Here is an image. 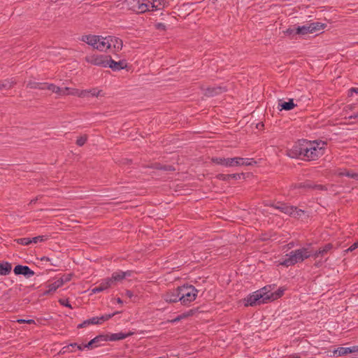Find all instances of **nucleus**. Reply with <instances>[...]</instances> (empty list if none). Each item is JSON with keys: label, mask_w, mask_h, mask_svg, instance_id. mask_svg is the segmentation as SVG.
Masks as SVG:
<instances>
[{"label": "nucleus", "mask_w": 358, "mask_h": 358, "mask_svg": "<svg viewBox=\"0 0 358 358\" xmlns=\"http://www.w3.org/2000/svg\"><path fill=\"white\" fill-rule=\"evenodd\" d=\"M325 145L326 143L322 141L301 140L287 151V155L291 158L315 160L324 154Z\"/></svg>", "instance_id": "obj_1"}, {"label": "nucleus", "mask_w": 358, "mask_h": 358, "mask_svg": "<svg viewBox=\"0 0 358 358\" xmlns=\"http://www.w3.org/2000/svg\"><path fill=\"white\" fill-rule=\"evenodd\" d=\"M310 256H312L311 251H310L308 248H302L287 254L284 258H282L280 264L288 267L297 263L302 262Z\"/></svg>", "instance_id": "obj_2"}, {"label": "nucleus", "mask_w": 358, "mask_h": 358, "mask_svg": "<svg viewBox=\"0 0 358 358\" xmlns=\"http://www.w3.org/2000/svg\"><path fill=\"white\" fill-rule=\"evenodd\" d=\"M180 303L182 305L187 306L194 301L199 293V290L193 285H184L179 286Z\"/></svg>", "instance_id": "obj_3"}, {"label": "nucleus", "mask_w": 358, "mask_h": 358, "mask_svg": "<svg viewBox=\"0 0 358 358\" xmlns=\"http://www.w3.org/2000/svg\"><path fill=\"white\" fill-rule=\"evenodd\" d=\"M268 292V287H264L262 289L252 293L248 297V305L257 306L270 302Z\"/></svg>", "instance_id": "obj_4"}, {"label": "nucleus", "mask_w": 358, "mask_h": 358, "mask_svg": "<svg viewBox=\"0 0 358 358\" xmlns=\"http://www.w3.org/2000/svg\"><path fill=\"white\" fill-rule=\"evenodd\" d=\"M149 2V0H125L124 4L129 10L139 14L148 11Z\"/></svg>", "instance_id": "obj_5"}, {"label": "nucleus", "mask_w": 358, "mask_h": 358, "mask_svg": "<svg viewBox=\"0 0 358 358\" xmlns=\"http://www.w3.org/2000/svg\"><path fill=\"white\" fill-rule=\"evenodd\" d=\"M272 207L294 217H300L304 213L303 210L298 209L296 207L287 206L285 203H278L276 205H273Z\"/></svg>", "instance_id": "obj_6"}, {"label": "nucleus", "mask_w": 358, "mask_h": 358, "mask_svg": "<svg viewBox=\"0 0 358 358\" xmlns=\"http://www.w3.org/2000/svg\"><path fill=\"white\" fill-rule=\"evenodd\" d=\"M109 55H87L85 59L87 62L101 67H108Z\"/></svg>", "instance_id": "obj_7"}, {"label": "nucleus", "mask_w": 358, "mask_h": 358, "mask_svg": "<svg viewBox=\"0 0 358 358\" xmlns=\"http://www.w3.org/2000/svg\"><path fill=\"white\" fill-rule=\"evenodd\" d=\"M132 274V271H118L116 272H114L112 274V276L110 278H108V281L110 282L111 286H113L116 285L117 282H121L122 280L131 277Z\"/></svg>", "instance_id": "obj_8"}, {"label": "nucleus", "mask_w": 358, "mask_h": 358, "mask_svg": "<svg viewBox=\"0 0 358 358\" xmlns=\"http://www.w3.org/2000/svg\"><path fill=\"white\" fill-rule=\"evenodd\" d=\"M162 299L167 303H176L180 302L179 287L176 289L169 290L162 295Z\"/></svg>", "instance_id": "obj_9"}, {"label": "nucleus", "mask_w": 358, "mask_h": 358, "mask_svg": "<svg viewBox=\"0 0 358 358\" xmlns=\"http://www.w3.org/2000/svg\"><path fill=\"white\" fill-rule=\"evenodd\" d=\"M13 271L15 275H23L27 278L34 275V272L27 266L17 265L15 266Z\"/></svg>", "instance_id": "obj_10"}, {"label": "nucleus", "mask_w": 358, "mask_h": 358, "mask_svg": "<svg viewBox=\"0 0 358 358\" xmlns=\"http://www.w3.org/2000/svg\"><path fill=\"white\" fill-rule=\"evenodd\" d=\"M133 334H134V333L131 332V331H129L127 334L119 332V333L106 334V335H105V338H106L105 341H116L123 340Z\"/></svg>", "instance_id": "obj_11"}, {"label": "nucleus", "mask_w": 358, "mask_h": 358, "mask_svg": "<svg viewBox=\"0 0 358 358\" xmlns=\"http://www.w3.org/2000/svg\"><path fill=\"white\" fill-rule=\"evenodd\" d=\"M148 11L159 10L164 8L167 3L166 1L163 0H149Z\"/></svg>", "instance_id": "obj_12"}, {"label": "nucleus", "mask_w": 358, "mask_h": 358, "mask_svg": "<svg viewBox=\"0 0 358 358\" xmlns=\"http://www.w3.org/2000/svg\"><path fill=\"white\" fill-rule=\"evenodd\" d=\"M17 84L15 78H7L0 80V92L8 90L13 88Z\"/></svg>", "instance_id": "obj_13"}, {"label": "nucleus", "mask_w": 358, "mask_h": 358, "mask_svg": "<svg viewBox=\"0 0 358 358\" xmlns=\"http://www.w3.org/2000/svg\"><path fill=\"white\" fill-rule=\"evenodd\" d=\"M126 66L127 65L124 61L115 62L109 56L108 67L110 68L113 71L124 69Z\"/></svg>", "instance_id": "obj_14"}, {"label": "nucleus", "mask_w": 358, "mask_h": 358, "mask_svg": "<svg viewBox=\"0 0 358 358\" xmlns=\"http://www.w3.org/2000/svg\"><path fill=\"white\" fill-rule=\"evenodd\" d=\"M106 338L105 335L101 334L93 339H92L88 343L85 345V347H86L87 349H92L94 348L99 346L101 344L100 343L102 341H105Z\"/></svg>", "instance_id": "obj_15"}, {"label": "nucleus", "mask_w": 358, "mask_h": 358, "mask_svg": "<svg viewBox=\"0 0 358 358\" xmlns=\"http://www.w3.org/2000/svg\"><path fill=\"white\" fill-rule=\"evenodd\" d=\"M100 36L85 35L82 36V41L92 45L94 48H96Z\"/></svg>", "instance_id": "obj_16"}, {"label": "nucleus", "mask_w": 358, "mask_h": 358, "mask_svg": "<svg viewBox=\"0 0 358 358\" xmlns=\"http://www.w3.org/2000/svg\"><path fill=\"white\" fill-rule=\"evenodd\" d=\"M110 38L107 37H101L99 38V41L98 42V45L96 46L97 50L99 51H106L108 49H110V45L109 43Z\"/></svg>", "instance_id": "obj_17"}, {"label": "nucleus", "mask_w": 358, "mask_h": 358, "mask_svg": "<svg viewBox=\"0 0 358 358\" xmlns=\"http://www.w3.org/2000/svg\"><path fill=\"white\" fill-rule=\"evenodd\" d=\"M225 91L226 88L221 86L208 87L206 90L205 95L207 96H214Z\"/></svg>", "instance_id": "obj_18"}, {"label": "nucleus", "mask_w": 358, "mask_h": 358, "mask_svg": "<svg viewBox=\"0 0 358 358\" xmlns=\"http://www.w3.org/2000/svg\"><path fill=\"white\" fill-rule=\"evenodd\" d=\"M109 43L110 48H113L115 51H119L122 48V41L115 36H109Z\"/></svg>", "instance_id": "obj_19"}, {"label": "nucleus", "mask_w": 358, "mask_h": 358, "mask_svg": "<svg viewBox=\"0 0 358 358\" xmlns=\"http://www.w3.org/2000/svg\"><path fill=\"white\" fill-rule=\"evenodd\" d=\"M112 287L108 278L102 280V282L96 287L92 289V293L96 294L103 292L108 288Z\"/></svg>", "instance_id": "obj_20"}, {"label": "nucleus", "mask_w": 358, "mask_h": 358, "mask_svg": "<svg viewBox=\"0 0 358 358\" xmlns=\"http://www.w3.org/2000/svg\"><path fill=\"white\" fill-rule=\"evenodd\" d=\"M48 83H38L34 80H29L27 84V87L30 89H38L41 90H47Z\"/></svg>", "instance_id": "obj_21"}, {"label": "nucleus", "mask_w": 358, "mask_h": 358, "mask_svg": "<svg viewBox=\"0 0 358 358\" xmlns=\"http://www.w3.org/2000/svg\"><path fill=\"white\" fill-rule=\"evenodd\" d=\"M307 34H313L310 29V23L296 27V34L303 36Z\"/></svg>", "instance_id": "obj_22"}, {"label": "nucleus", "mask_w": 358, "mask_h": 358, "mask_svg": "<svg viewBox=\"0 0 358 358\" xmlns=\"http://www.w3.org/2000/svg\"><path fill=\"white\" fill-rule=\"evenodd\" d=\"M296 105L294 103V101L292 99H289L287 102H279L278 108L280 110H290L293 109Z\"/></svg>", "instance_id": "obj_23"}, {"label": "nucleus", "mask_w": 358, "mask_h": 358, "mask_svg": "<svg viewBox=\"0 0 358 358\" xmlns=\"http://www.w3.org/2000/svg\"><path fill=\"white\" fill-rule=\"evenodd\" d=\"M62 281H59L58 279L54 282L50 283L48 285V289L43 293L44 295L50 294L55 292L59 287H62Z\"/></svg>", "instance_id": "obj_24"}, {"label": "nucleus", "mask_w": 358, "mask_h": 358, "mask_svg": "<svg viewBox=\"0 0 358 358\" xmlns=\"http://www.w3.org/2000/svg\"><path fill=\"white\" fill-rule=\"evenodd\" d=\"M244 173H232V174H219L217 178L221 180H230L231 179L237 180L240 179L241 176H243Z\"/></svg>", "instance_id": "obj_25"}, {"label": "nucleus", "mask_w": 358, "mask_h": 358, "mask_svg": "<svg viewBox=\"0 0 358 358\" xmlns=\"http://www.w3.org/2000/svg\"><path fill=\"white\" fill-rule=\"evenodd\" d=\"M12 269L11 264L4 262H0V275H8Z\"/></svg>", "instance_id": "obj_26"}, {"label": "nucleus", "mask_w": 358, "mask_h": 358, "mask_svg": "<svg viewBox=\"0 0 358 358\" xmlns=\"http://www.w3.org/2000/svg\"><path fill=\"white\" fill-rule=\"evenodd\" d=\"M299 187H300V188L303 187V188L315 189H318V190H324V189H326L324 186H323L322 185H313L310 181H306V182H304L303 183H300L299 185Z\"/></svg>", "instance_id": "obj_27"}, {"label": "nucleus", "mask_w": 358, "mask_h": 358, "mask_svg": "<svg viewBox=\"0 0 358 358\" xmlns=\"http://www.w3.org/2000/svg\"><path fill=\"white\" fill-rule=\"evenodd\" d=\"M98 317H94L90 319L83 321L82 323L78 325V328H84L91 324H99Z\"/></svg>", "instance_id": "obj_28"}, {"label": "nucleus", "mask_w": 358, "mask_h": 358, "mask_svg": "<svg viewBox=\"0 0 358 358\" xmlns=\"http://www.w3.org/2000/svg\"><path fill=\"white\" fill-rule=\"evenodd\" d=\"M268 296L270 298L269 301H272L279 299L280 297H281L282 296L283 292H284V289L280 288L278 289V291L274 292H271L270 290L268 289Z\"/></svg>", "instance_id": "obj_29"}, {"label": "nucleus", "mask_w": 358, "mask_h": 358, "mask_svg": "<svg viewBox=\"0 0 358 358\" xmlns=\"http://www.w3.org/2000/svg\"><path fill=\"white\" fill-rule=\"evenodd\" d=\"M334 356L342 357L350 354L349 348L340 347L333 351Z\"/></svg>", "instance_id": "obj_30"}, {"label": "nucleus", "mask_w": 358, "mask_h": 358, "mask_svg": "<svg viewBox=\"0 0 358 358\" xmlns=\"http://www.w3.org/2000/svg\"><path fill=\"white\" fill-rule=\"evenodd\" d=\"M312 33L319 31L325 28L326 25L319 22H310Z\"/></svg>", "instance_id": "obj_31"}, {"label": "nucleus", "mask_w": 358, "mask_h": 358, "mask_svg": "<svg viewBox=\"0 0 358 358\" xmlns=\"http://www.w3.org/2000/svg\"><path fill=\"white\" fill-rule=\"evenodd\" d=\"M47 90L58 94L59 96H63V88L57 87L54 84L48 83Z\"/></svg>", "instance_id": "obj_32"}, {"label": "nucleus", "mask_w": 358, "mask_h": 358, "mask_svg": "<svg viewBox=\"0 0 358 358\" xmlns=\"http://www.w3.org/2000/svg\"><path fill=\"white\" fill-rule=\"evenodd\" d=\"M331 248V245L330 244L326 245L322 249H320L316 251L314 254L312 253V255L315 257H318L319 256H322L324 254L327 253Z\"/></svg>", "instance_id": "obj_33"}, {"label": "nucleus", "mask_w": 358, "mask_h": 358, "mask_svg": "<svg viewBox=\"0 0 358 358\" xmlns=\"http://www.w3.org/2000/svg\"><path fill=\"white\" fill-rule=\"evenodd\" d=\"M49 238L48 235H41L31 238V243H37L38 242H44Z\"/></svg>", "instance_id": "obj_34"}, {"label": "nucleus", "mask_w": 358, "mask_h": 358, "mask_svg": "<svg viewBox=\"0 0 358 358\" xmlns=\"http://www.w3.org/2000/svg\"><path fill=\"white\" fill-rule=\"evenodd\" d=\"M15 242H16L18 244L22 245H29L31 244V238H16L14 240Z\"/></svg>", "instance_id": "obj_35"}, {"label": "nucleus", "mask_w": 358, "mask_h": 358, "mask_svg": "<svg viewBox=\"0 0 358 358\" xmlns=\"http://www.w3.org/2000/svg\"><path fill=\"white\" fill-rule=\"evenodd\" d=\"M232 162V166L243 165L245 164V159L241 157H234L231 159Z\"/></svg>", "instance_id": "obj_36"}, {"label": "nucleus", "mask_w": 358, "mask_h": 358, "mask_svg": "<svg viewBox=\"0 0 358 358\" xmlns=\"http://www.w3.org/2000/svg\"><path fill=\"white\" fill-rule=\"evenodd\" d=\"M115 314L116 313H114L112 314H106V315H101V317H98V320H99V324H101L104 321L108 320L109 319L113 317Z\"/></svg>", "instance_id": "obj_37"}, {"label": "nucleus", "mask_w": 358, "mask_h": 358, "mask_svg": "<svg viewBox=\"0 0 358 358\" xmlns=\"http://www.w3.org/2000/svg\"><path fill=\"white\" fill-rule=\"evenodd\" d=\"M355 174V173L348 171V170L340 171L338 172V175L340 176H345L351 178H354Z\"/></svg>", "instance_id": "obj_38"}, {"label": "nucleus", "mask_w": 358, "mask_h": 358, "mask_svg": "<svg viewBox=\"0 0 358 358\" xmlns=\"http://www.w3.org/2000/svg\"><path fill=\"white\" fill-rule=\"evenodd\" d=\"M76 90L75 88H71V87H64L63 88V96L65 95H76Z\"/></svg>", "instance_id": "obj_39"}, {"label": "nucleus", "mask_w": 358, "mask_h": 358, "mask_svg": "<svg viewBox=\"0 0 358 358\" xmlns=\"http://www.w3.org/2000/svg\"><path fill=\"white\" fill-rule=\"evenodd\" d=\"M75 93H76L75 96H78L79 97H86V96H90V92H88V90H79L76 89Z\"/></svg>", "instance_id": "obj_40"}, {"label": "nucleus", "mask_w": 358, "mask_h": 358, "mask_svg": "<svg viewBox=\"0 0 358 358\" xmlns=\"http://www.w3.org/2000/svg\"><path fill=\"white\" fill-rule=\"evenodd\" d=\"M71 277H72V274H71V273L64 275L60 278H59L58 280L62 281L61 282H62V286L64 283L70 281L71 280Z\"/></svg>", "instance_id": "obj_41"}, {"label": "nucleus", "mask_w": 358, "mask_h": 358, "mask_svg": "<svg viewBox=\"0 0 358 358\" xmlns=\"http://www.w3.org/2000/svg\"><path fill=\"white\" fill-rule=\"evenodd\" d=\"M87 140V136L86 135L81 136L79 138H78V139L76 141V144L78 146H83L86 143Z\"/></svg>", "instance_id": "obj_42"}, {"label": "nucleus", "mask_w": 358, "mask_h": 358, "mask_svg": "<svg viewBox=\"0 0 358 358\" xmlns=\"http://www.w3.org/2000/svg\"><path fill=\"white\" fill-rule=\"evenodd\" d=\"M212 161L217 164H220L224 166L225 158L215 157L212 159Z\"/></svg>", "instance_id": "obj_43"}, {"label": "nucleus", "mask_w": 358, "mask_h": 358, "mask_svg": "<svg viewBox=\"0 0 358 358\" xmlns=\"http://www.w3.org/2000/svg\"><path fill=\"white\" fill-rule=\"evenodd\" d=\"M88 92H90V95H91L92 96H99L101 90H99L97 88H93L89 90Z\"/></svg>", "instance_id": "obj_44"}, {"label": "nucleus", "mask_w": 358, "mask_h": 358, "mask_svg": "<svg viewBox=\"0 0 358 358\" xmlns=\"http://www.w3.org/2000/svg\"><path fill=\"white\" fill-rule=\"evenodd\" d=\"M59 302L62 306L72 308V306H71V303H69V301H68V299H59Z\"/></svg>", "instance_id": "obj_45"}, {"label": "nucleus", "mask_w": 358, "mask_h": 358, "mask_svg": "<svg viewBox=\"0 0 358 358\" xmlns=\"http://www.w3.org/2000/svg\"><path fill=\"white\" fill-rule=\"evenodd\" d=\"M284 33L289 36L296 34V28H288L284 31Z\"/></svg>", "instance_id": "obj_46"}, {"label": "nucleus", "mask_w": 358, "mask_h": 358, "mask_svg": "<svg viewBox=\"0 0 358 358\" xmlns=\"http://www.w3.org/2000/svg\"><path fill=\"white\" fill-rule=\"evenodd\" d=\"M155 27L158 29V30H161V31H164L166 30V25L164 24V23H162V22H158L155 24Z\"/></svg>", "instance_id": "obj_47"}, {"label": "nucleus", "mask_w": 358, "mask_h": 358, "mask_svg": "<svg viewBox=\"0 0 358 358\" xmlns=\"http://www.w3.org/2000/svg\"><path fill=\"white\" fill-rule=\"evenodd\" d=\"M74 352L73 349H71L68 345L66 346H64L62 348L61 351H60V353H62V354H64L66 352Z\"/></svg>", "instance_id": "obj_48"}, {"label": "nucleus", "mask_w": 358, "mask_h": 358, "mask_svg": "<svg viewBox=\"0 0 358 358\" xmlns=\"http://www.w3.org/2000/svg\"><path fill=\"white\" fill-rule=\"evenodd\" d=\"M349 348V352L351 353H357L358 352V345H355Z\"/></svg>", "instance_id": "obj_49"}, {"label": "nucleus", "mask_w": 358, "mask_h": 358, "mask_svg": "<svg viewBox=\"0 0 358 358\" xmlns=\"http://www.w3.org/2000/svg\"><path fill=\"white\" fill-rule=\"evenodd\" d=\"M231 158H225L224 166L231 167L232 166Z\"/></svg>", "instance_id": "obj_50"}, {"label": "nucleus", "mask_w": 358, "mask_h": 358, "mask_svg": "<svg viewBox=\"0 0 358 358\" xmlns=\"http://www.w3.org/2000/svg\"><path fill=\"white\" fill-rule=\"evenodd\" d=\"M358 248V241L354 243L348 249V251H353Z\"/></svg>", "instance_id": "obj_51"}, {"label": "nucleus", "mask_w": 358, "mask_h": 358, "mask_svg": "<svg viewBox=\"0 0 358 358\" xmlns=\"http://www.w3.org/2000/svg\"><path fill=\"white\" fill-rule=\"evenodd\" d=\"M125 294L127 297H129L130 299L134 296L133 292L130 290H127L125 292Z\"/></svg>", "instance_id": "obj_52"}, {"label": "nucleus", "mask_w": 358, "mask_h": 358, "mask_svg": "<svg viewBox=\"0 0 358 358\" xmlns=\"http://www.w3.org/2000/svg\"><path fill=\"white\" fill-rule=\"evenodd\" d=\"M255 127L257 129L261 130L264 127V124L262 122H259L256 124Z\"/></svg>", "instance_id": "obj_53"}, {"label": "nucleus", "mask_w": 358, "mask_h": 358, "mask_svg": "<svg viewBox=\"0 0 358 358\" xmlns=\"http://www.w3.org/2000/svg\"><path fill=\"white\" fill-rule=\"evenodd\" d=\"M85 348H87L86 347H85V345H78V344L77 345V349H78V350L82 351V350H83Z\"/></svg>", "instance_id": "obj_54"}, {"label": "nucleus", "mask_w": 358, "mask_h": 358, "mask_svg": "<svg viewBox=\"0 0 358 358\" xmlns=\"http://www.w3.org/2000/svg\"><path fill=\"white\" fill-rule=\"evenodd\" d=\"M161 169H164L165 171L173 170V169H171V166H164V167H162Z\"/></svg>", "instance_id": "obj_55"}, {"label": "nucleus", "mask_w": 358, "mask_h": 358, "mask_svg": "<svg viewBox=\"0 0 358 358\" xmlns=\"http://www.w3.org/2000/svg\"><path fill=\"white\" fill-rule=\"evenodd\" d=\"M41 260L42 262H50V259L48 257H43L41 258Z\"/></svg>", "instance_id": "obj_56"}, {"label": "nucleus", "mask_w": 358, "mask_h": 358, "mask_svg": "<svg viewBox=\"0 0 358 358\" xmlns=\"http://www.w3.org/2000/svg\"><path fill=\"white\" fill-rule=\"evenodd\" d=\"M252 163H255V161H253L252 159H248V163H247V165L248 166H250L252 164Z\"/></svg>", "instance_id": "obj_57"}, {"label": "nucleus", "mask_w": 358, "mask_h": 358, "mask_svg": "<svg viewBox=\"0 0 358 358\" xmlns=\"http://www.w3.org/2000/svg\"><path fill=\"white\" fill-rule=\"evenodd\" d=\"M77 343H71L69 345V348H77Z\"/></svg>", "instance_id": "obj_58"}, {"label": "nucleus", "mask_w": 358, "mask_h": 358, "mask_svg": "<svg viewBox=\"0 0 358 358\" xmlns=\"http://www.w3.org/2000/svg\"><path fill=\"white\" fill-rule=\"evenodd\" d=\"M180 318H181V316H178V317H177L176 318H175V319H173V320H171L170 322L173 323V322H176L179 321V320H180Z\"/></svg>", "instance_id": "obj_59"}, {"label": "nucleus", "mask_w": 358, "mask_h": 358, "mask_svg": "<svg viewBox=\"0 0 358 358\" xmlns=\"http://www.w3.org/2000/svg\"><path fill=\"white\" fill-rule=\"evenodd\" d=\"M26 323H27V324H34L35 322H34V320H26Z\"/></svg>", "instance_id": "obj_60"}, {"label": "nucleus", "mask_w": 358, "mask_h": 358, "mask_svg": "<svg viewBox=\"0 0 358 358\" xmlns=\"http://www.w3.org/2000/svg\"><path fill=\"white\" fill-rule=\"evenodd\" d=\"M37 200H38V198H36V199H31V200L30 201L29 204L35 203L37 201Z\"/></svg>", "instance_id": "obj_61"}, {"label": "nucleus", "mask_w": 358, "mask_h": 358, "mask_svg": "<svg viewBox=\"0 0 358 358\" xmlns=\"http://www.w3.org/2000/svg\"><path fill=\"white\" fill-rule=\"evenodd\" d=\"M117 302L120 304H122L123 303L122 300L120 298L117 299Z\"/></svg>", "instance_id": "obj_62"}, {"label": "nucleus", "mask_w": 358, "mask_h": 358, "mask_svg": "<svg viewBox=\"0 0 358 358\" xmlns=\"http://www.w3.org/2000/svg\"><path fill=\"white\" fill-rule=\"evenodd\" d=\"M352 117H354V118H357V117H358V112H357V113H355L354 115H352V116L350 117V118H352Z\"/></svg>", "instance_id": "obj_63"}, {"label": "nucleus", "mask_w": 358, "mask_h": 358, "mask_svg": "<svg viewBox=\"0 0 358 358\" xmlns=\"http://www.w3.org/2000/svg\"><path fill=\"white\" fill-rule=\"evenodd\" d=\"M351 90L358 94V88H352Z\"/></svg>", "instance_id": "obj_64"}]
</instances>
